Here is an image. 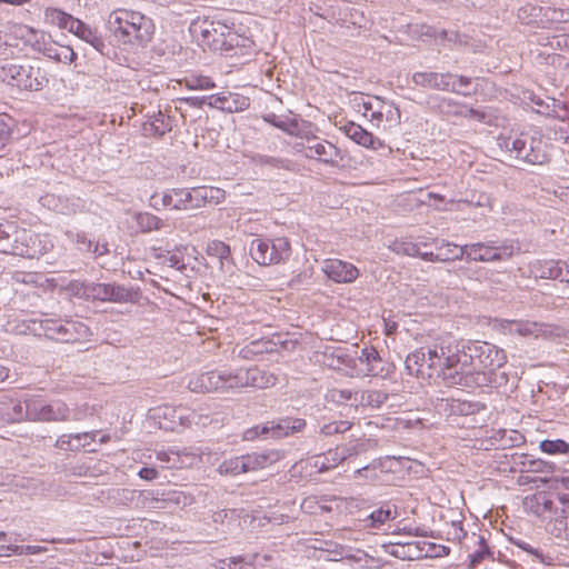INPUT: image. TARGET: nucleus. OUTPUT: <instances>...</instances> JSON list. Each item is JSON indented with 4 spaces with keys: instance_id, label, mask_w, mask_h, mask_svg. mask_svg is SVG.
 Returning a JSON list of instances; mask_svg holds the SVG:
<instances>
[{
    "instance_id": "f257e3e1",
    "label": "nucleus",
    "mask_w": 569,
    "mask_h": 569,
    "mask_svg": "<svg viewBox=\"0 0 569 569\" xmlns=\"http://www.w3.org/2000/svg\"><path fill=\"white\" fill-rule=\"evenodd\" d=\"M506 362L505 350L492 343L468 341L459 346L447 336L408 355L405 365L409 375L441 378L448 386L499 388L508 382L507 373L497 372Z\"/></svg>"
},
{
    "instance_id": "f03ea898",
    "label": "nucleus",
    "mask_w": 569,
    "mask_h": 569,
    "mask_svg": "<svg viewBox=\"0 0 569 569\" xmlns=\"http://www.w3.org/2000/svg\"><path fill=\"white\" fill-rule=\"evenodd\" d=\"M4 329L16 335L32 333L66 343L86 341L91 335L89 327L80 320L53 317L8 320Z\"/></svg>"
},
{
    "instance_id": "7ed1b4c3",
    "label": "nucleus",
    "mask_w": 569,
    "mask_h": 569,
    "mask_svg": "<svg viewBox=\"0 0 569 569\" xmlns=\"http://www.w3.org/2000/svg\"><path fill=\"white\" fill-rule=\"evenodd\" d=\"M323 366L341 371L349 377H378L381 373V358L375 348H365L361 352H348L341 347L328 346L319 360Z\"/></svg>"
},
{
    "instance_id": "20e7f679",
    "label": "nucleus",
    "mask_w": 569,
    "mask_h": 569,
    "mask_svg": "<svg viewBox=\"0 0 569 569\" xmlns=\"http://www.w3.org/2000/svg\"><path fill=\"white\" fill-rule=\"evenodd\" d=\"M68 405L60 400H47L40 393H26L12 405L8 421L60 422L77 420Z\"/></svg>"
},
{
    "instance_id": "39448f33",
    "label": "nucleus",
    "mask_w": 569,
    "mask_h": 569,
    "mask_svg": "<svg viewBox=\"0 0 569 569\" xmlns=\"http://www.w3.org/2000/svg\"><path fill=\"white\" fill-rule=\"evenodd\" d=\"M107 28L117 42L131 47H144L154 32L151 18L130 9H116L110 12Z\"/></svg>"
},
{
    "instance_id": "423d86ee",
    "label": "nucleus",
    "mask_w": 569,
    "mask_h": 569,
    "mask_svg": "<svg viewBox=\"0 0 569 569\" xmlns=\"http://www.w3.org/2000/svg\"><path fill=\"white\" fill-rule=\"evenodd\" d=\"M53 248L49 234L18 227L13 221L0 222V252L24 258H38Z\"/></svg>"
},
{
    "instance_id": "0eeeda50",
    "label": "nucleus",
    "mask_w": 569,
    "mask_h": 569,
    "mask_svg": "<svg viewBox=\"0 0 569 569\" xmlns=\"http://www.w3.org/2000/svg\"><path fill=\"white\" fill-rule=\"evenodd\" d=\"M497 142L510 157L529 164L540 166L549 161V144L539 130L521 132L517 137L500 136Z\"/></svg>"
},
{
    "instance_id": "6e6552de",
    "label": "nucleus",
    "mask_w": 569,
    "mask_h": 569,
    "mask_svg": "<svg viewBox=\"0 0 569 569\" xmlns=\"http://www.w3.org/2000/svg\"><path fill=\"white\" fill-rule=\"evenodd\" d=\"M300 139L301 141L295 144V149L305 158L331 168H338L343 161L345 154L340 148L313 134L311 130L307 129Z\"/></svg>"
},
{
    "instance_id": "1a4fd4ad",
    "label": "nucleus",
    "mask_w": 569,
    "mask_h": 569,
    "mask_svg": "<svg viewBox=\"0 0 569 569\" xmlns=\"http://www.w3.org/2000/svg\"><path fill=\"white\" fill-rule=\"evenodd\" d=\"M520 251L513 240H488L466 244V261L468 262H505Z\"/></svg>"
},
{
    "instance_id": "9d476101",
    "label": "nucleus",
    "mask_w": 569,
    "mask_h": 569,
    "mask_svg": "<svg viewBox=\"0 0 569 569\" xmlns=\"http://www.w3.org/2000/svg\"><path fill=\"white\" fill-rule=\"evenodd\" d=\"M249 252L251 258L260 266L281 264L289 260L291 244L286 237H257L251 240Z\"/></svg>"
},
{
    "instance_id": "9b49d317",
    "label": "nucleus",
    "mask_w": 569,
    "mask_h": 569,
    "mask_svg": "<svg viewBox=\"0 0 569 569\" xmlns=\"http://www.w3.org/2000/svg\"><path fill=\"white\" fill-rule=\"evenodd\" d=\"M229 20L230 18L226 13L198 17L191 22L190 32L201 47L216 51L227 31Z\"/></svg>"
},
{
    "instance_id": "f8f14e48",
    "label": "nucleus",
    "mask_w": 569,
    "mask_h": 569,
    "mask_svg": "<svg viewBox=\"0 0 569 569\" xmlns=\"http://www.w3.org/2000/svg\"><path fill=\"white\" fill-rule=\"evenodd\" d=\"M6 77L11 86L30 91H39L48 83L46 72L33 66L9 64Z\"/></svg>"
},
{
    "instance_id": "ddd939ff",
    "label": "nucleus",
    "mask_w": 569,
    "mask_h": 569,
    "mask_svg": "<svg viewBox=\"0 0 569 569\" xmlns=\"http://www.w3.org/2000/svg\"><path fill=\"white\" fill-rule=\"evenodd\" d=\"M306 427V420L301 418H282L278 421H269L263 426H257L244 432L246 440H253L259 436L283 438L300 432Z\"/></svg>"
},
{
    "instance_id": "4468645a",
    "label": "nucleus",
    "mask_w": 569,
    "mask_h": 569,
    "mask_svg": "<svg viewBox=\"0 0 569 569\" xmlns=\"http://www.w3.org/2000/svg\"><path fill=\"white\" fill-rule=\"evenodd\" d=\"M403 396L393 395V431H408L409 435L417 436L426 428L427 419L421 416L419 411H412L410 408H403L406 405L402 402Z\"/></svg>"
},
{
    "instance_id": "2eb2a0df",
    "label": "nucleus",
    "mask_w": 569,
    "mask_h": 569,
    "mask_svg": "<svg viewBox=\"0 0 569 569\" xmlns=\"http://www.w3.org/2000/svg\"><path fill=\"white\" fill-rule=\"evenodd\" d=\"M231 371L212 370L192 375L188 381V388L193 392H213L232 389L229 381Z\"/></svg>"
},
{
    "instance_id": "dca6fc26",
    "label": "nucleus",
    "mask_w": 569,
    "mask_h": 569,
    "mask_svg": "<svg viewBox=\"0 0 569 569\" xmlns=\"http://www.w3.org/2000/svg\"><path fill=\"white\" fill-rule=\"evenodd\" d=\"M229 381L232 389L244 387L262 389L274 386L277 377L269 371L254 367L249 369H238L231 372V378H229Z\"/></svg>"
},
{
    "instance_id": "f3484780",
    "label": "nucleus",
    "mask_w": 569,
    "mask_h": 569,
    "mask_svg": "<svg viewBox=\"0 0 569 569\" xmlns=\"http://www.w3.org/2000/svg\"><path fill=\"white\" fill-rule=\"evenodd\" d=\"M428 106L430 109L438 111L443 116L471 118L479 121L483 119V113L481 111L468 107L465 103H460L451 98L441 97L438 94L429 97Z\"/></svg>"
},
{
    "instance_id": "a211bd4d",
    "label": "nucleus",
    "mask_w": 569,
    "mask_h": 569,
    "mask_svg": "<svg viewBox=\"0 0 569 569\" xmlns=\"http://www.w3.org/2000/svg\"><path fill=\"white\" fill-rule=\"evenodd\" d=\"M163 416L170 418V426H162L166 429H173L178 423L181 427L200 426L206 427L211 423L212 419L206 409L191 410L187 408H166Z\"/></svg>"
},
{
    "instance_id": "6ab92c4d",
    "label": "nucleus",
    "mask_w": 569,
    "mask_h": 569,
    "mask_svg": "<svg viewBox=\"0 0 569 569\" xmlns=\"http://www.w3.org/2000/svg\"><path fill=\"white\" fill-rule=\"evenodd\" d=\"M252 46L253 41L246 34L244 29L241 26L236 27L234 22L229 20L227 31H224L216 51L229 53L233 50H248Z\"/></svg>"
},
{
    "instance_id": "aec40b11",
    "label": "nucleus",
    "mask_w": 569,
    "mask_h": 569,
    "mask_svg": "<svg viewBox=\"0 0 569 569\" xmlns=\"http://www.w3.org/2000/svg\"><path fill=\"white\" fill-rule=\"evenodd\" d=\"M321 271L337 283L353 282L359 276V270L352 263L340 259L323 260Z\"/></svg>"
},
{
    "instance_id": "412c9836",
    "label": "nucleus",
    "mask_w": 569,
    "mask_h": 569,
    "mask_svg": "<svg viewBox=\"0 0 569 569\" xmlns=\"http://www.w3.org/2000/svg\"><path fill=\"white\" fill-rule=\"evenodd\" d=\"M500 328L503 332L510 335H518L520 337H540L551 333L550 327L545 323H539L529 320H509L503 319L500 321Z\"/></svg>"
},
{
    "instance_id": "4be33fe9",
    "label": "nucleus",
    "mask_w": 569,
    "mask_h": 569,
    "mask_svg": "<svg viewBox=\"0 0 569 569\" xmlns=\"http://www.w3.org/2000/svg\"><path fill=\"white\" fill-rule=\"evenodd\" d=\"M283 458L278 449H264L243 455L246 473L266 469Z\"/></svg>"
},
{
    "instance_id": "5701e85b",
    "label": "nucleus",
    "mask_w": 569,
    "mask_h": 569,
    "mask_svg": "<svg viewBox=\"0 0 569 569\" xmlns=\"http://www.w3.org/2000/svg\"><path fill=\"white\" fill-rule=\"evenodd\" d=\"M532 272L535 273L536 277L542 279H560L561 281L569 282V261H537L532 266Z\"/></svg>"
},
{
    "instance_id": "b1692460",
    "label": "nucleus",
    "mask_w": 569,
    "mask_h": 569,
    "mask_svg": "<svg viewBox=\"0 0 569 569\" xmlns=\"http://www.w3.org/2000/svg\"><path fill=\"white\" fill-rule=\"evenodd\" d=\"M452 79H455V74L450 72H416L412 76V80L417 86L442 91L457 90L451 83Z\"/></svg>"
},
{
    "instance_id": "393cba45",
    "label": "nucleus",
    "mask_w": 569,
    "mask_h": 569,
    "mask_svg": "<svg viewBox=\"0 0 569 569\" xmlns=\"http://www.w3.org/2000/svg\"><path fill=\"white\" fill-rule=\"evenodd\" d=\"M156 458L162 468L181 469L192 467L197 460L194 455L181 452L174 449L160 450L156 452Z\"/></svg>"
},
{
    "instance_id": "a878e982",
    "label": "nucleus",
    "mask_w": 569,
    "mask_h": 569,
    "mask_svg": "<svg viewBox=\"0 0 569 569\" xmlns=\"http://www.w3.org/2000/svg\"><path fill=\"white\" fill-rule=\"evenodd\" d=\"M548 7L527 4L518 10V19L529 26L549 29Z\"/></svg>"
},
{
    "instance_id": "bb28decb",
    "label": "nucleus",
    "mask_w": 569,
    "mask_h": 569,
    "mask_svg": "<svg viewBox=\"0 0 569 569\" xmlns=\"http://www.w3.org/2000/svg\"><path fill=\"white\" fill-rule=\"evenodd\" d=\"M391 471V458L386 457L372 461L370 465L360 468L356 471L359 476H365L372 481L379 483H387L389 481V473Z\"/></svg>"
},
{
    "instance_id": "cd10ccee",
    "label": "nucleus",
    "mask_w": 569,
    "mask_h": 569,
    "mask_svg": "<svg viewBox=\"0 0 569 569\" xmlns=\"http://www.w3.org/2000/svg\"><path fill=\"white\" fill-rule=\"evenodd\" d=\"M67 30L87 43L91 44L96 50L102 52L104 49V42L97 29H92L81 20L74 18Z\"/></svg>"
},
{
    "instance_id": "c85d7f7f",
    "label": "nucleus",
    "mask_w": 569,
    "mask_h": 569,
    "mask_svg": "<svg viewBox=\"0 0 569 569\" xmlns=\"http://www.w3.org/2000/svg\"><path fill=\"white\" fill-rule=\"evenodd\" d=\"M169 204L170 209L174 210H190L193 207L192 188H176L163 192L162 203Z\"/></svg>"
},
{
    "instance_id": "c756f323",
    "label": "nucleus",
    "mask_w": 569,
    "mask_h": 569,
    "mask_svg": "<svg viewBox=\"0 0 569 569\" xmlns=\"http://www.w3.org/2000/svg\"><path fill=\"white\" fill-rule=\"evenodd\" d=\"M193 207L201 208L207 203L219 204L226 199V191L218 187H196L192 188Z\"/></svg>"
},
{
    "instance_id": "7c9ffc66",
    "label": "nucleus",
    "mask_w": 569,
    "mask_h": 569,
    "mask_svg": "<svg viewBox=\"0 0 569 569\" xmlns=\"http://www.w3.org/2000/svg\"><path fill=\"white\" fill-rule=\"evenodd\" d=\"M439 408L448 416H469L478 412L480 405L478 402L447 398L441 399Z\"/></svg>"
},
{
    "instance_id": "2f4dec72",
    "label": "nucleus",
    "mask_w": 569,
    "mask_h": 569,
    "mask_svg": "<svg viewBox=\"0 0 569 569\" xmlns=\"http://www.w3.org/2000/svg\"><path fill=\"white\" fill-rule=\"evenodd\" d=\"M17 36L30 46L33 50L42 52L50 41V36L43 31L36 30L28 26H19L16 31Z\"/></svg>"
},
{
    "instance_id": "473e14b6",
    "label": "nucleus",
    "mask_w": 569,
    "mask_h": 569,
    "mask_svg": "<svg viewBox=\"0 0 569 569\" xmlns=\"http://www.w3.org/2000/svg\"><path fill=\"white\" fill-rule=\"evenodd\" d=\"M172 119L159 110L143 123V131L147 136L162 137L172 129Z\"/></svg>"
},
{
    "instance_id": "72a5a7b5",
    "label": "nucleus",
    "mask_w": 569,
    "mask_h": 569,
    "mask_svg": "<svg viewBox=\"0 0 569 569\" xmlns=\"http://www.w3.org/2000/svg\"><path fill=\"white\" fill-rule=\"evenodd\" d=\"M343 132L356 143L366 148L378 149L382 146L379 140H376L370 132L365 130L361 126L349 122L343 126Z\"/></svg>"
},
{
    "instance_id": "f704fd0d",
    "label": "nucleus",
    "mask_w": 569,
    "mask_h": 569,
    "mask_svg": "<svg viewBox=\"0 0 569 569\" xmlns=\"http://www.w3.org/2000/svg\"><path fill=\"white\" fill-rule=\"evenodd\" d=\"M410 33L423 39V38H435L439 39L440 43L445 41L457 42L459 39V34L455 31H438L436 28L427 26V24H412L409 26Z\"/></svg>"
},
{
    "instance_id": "c9c22d12",
    "label": "nucleus",
    "mask_w": 569,
    "mask_h": 569,
    "mask_svg": "<svg viewBox=\"0 0 569 569\" xmlns=\"http://www.w3.org/2000/svg\"><path fill=\"white\" fill-rule=\"evenodd\" d=\"M264 120L286 133L301 138L307 128H303L296 118L280 117L277 114H268Z\"/></svg>"
},
{
    "instance_id": "e433bc0d",
    "label": "nucleus",
    "mask_w": 569,
    "mask_h": 569,
    "mask_svg": "<svg viewBox=\"0 0 569 569\" xmlns=\"http://www.w3.org/2000/svg\"><path fill=\"white\" fill-rule=\"evenodd\" d=\"M191 252H194V248L192 247H178L172 251H167V253L162 256L163 263L182 271L189 264Z\"/></svg>"
},
{
    "instance_id": "4c0bfd02",
    "label": "nucleus",
    "mask_w": 569,
    "mask_h": 569,
    "mask_svg": "<svg viewBox=\"0 0 569 569\" xmlns=\"http://www.w3.org/2000/svg\"><path fill=\"white\" fill-rule=\"evenodd\" d=\"M138 299V292L132 288L117 284L107 283V301L114 303L134 302Z\"/></svg>"
},
{
    "instance_id": "58836bf2",
    "label": "nucleus",
    "mask_w": 569,
    "mask_h": 569,
    "mask_svg": "<svg viewBox=\"0 0 569 569\" xmlns=\"http://www.w3.org/2000/svg\"><path fill=\"white\" fill-rule=\"evenodd\" d=\"M436 250L439 252L440 261L466 260V244L458 246L449 241H436Z\"/></svg>"
},
{
    "instance_id": "ea45409f",
    "label": "nucleus",
    "mask_w": 569,
    "mask_h": 569,
    "mask_svg": "<svg viewBox=\"0 0 569 569\" xmlns=\"http://www.w3.org/2000/svg\"><path fill=\"white\" fill-rule=\"evenodd\" d=\"M259 556L254 555L252 557L249 556H237L230 557L226 559H221L217 563L218 569H258L257 561L259 560Z\"/></svg>"
},
{
    "instance_id": "a19ab883",
    "label": "nucleus",
    "mask_w": 569,
    "mask_h": 569,
    "mask_svg": "<svg viewBox=\"0 0 569 569\" xmlns=\"http://www.w3.org/2000/svg\"><path fill=\"white\" fill-rule=\"evenodd\" d=\"M157 490H138L136 509H156L161 507L164 499Z\"/></svg>"
},
{
    "instance_id": "79ce46f5",
    "label": "nucleus",
    "mask_w": 569,
    "mask_h": 569,
    "mask_svg": "<svg viewBox=\"0 0 569 569\" xmlns=\"http://www.w3.org/2000/svg\"><path fill=\"white\" fill-rule=\"evenodd\" d=\"M360 446H362V443L356 442L345 447H337L335 450L328 451L325 458L330 467L335 468L348 457L358 453Z\"/></svg>"
},
{
    "instance_id": "37998d69",
    "label": "nucleus",
    "mask_w": 569,
    "mask_h": 569,
    "mask_svg": "<svg viewBox=\"0 0 569 569\" xmlns=\"http://www.w3.org/2000/svg\"><path fill=\"white\" fill-rule=\"evenodd\" d=\"M39 201L43 207L48 208L49 210L62 214H69L74 210L72 206L69 203L68 199L61 198L53 193H47L40 197Z\"/></svg>"
},
{
    "instance_id": "c03bdc74",
    "label": "nucleus",
    "mask_w": 569,
    "mask_h": 569,
    "mask_svg": "<svg viewBox=\"0 0 569 569\" xmlns=\"http://www.w3.org/2000/svg\"><path fill=\"white\" fill-rule=\"evenodd\" d=\"M547 12L549 14V29L563 32L569 31V8L557 9L548 7Z\"/></svg>"
},
{
    "instance_id": "a18cd8bd",
    "label": "nucleus",
    "mask_w": 569,
    "mask_h": 569,
    "mask_svg": "<svg viewBox=\"0 0 569 569\" xmlns=\"http://www.w3.org/2000/svg\"><path fill=\"white\" fill-rule=\"evenodd\" d=\"M133 219L137 223V228L141 232H150L153 230H159L163 227L162 220L149 212L134 213Z\"/></svg>"
},
{
    "instance_id": "49530a36",
    "label": "nucleus",
    "mask_w": 569,
    "mask_h": 569,
    "mask_svg": "<svg viewBox=\"0 0 569 569\" xmlns=\"http://www.w3.org/2000/svg\"><path fill=\"white\" fill-rule=\"evenodd\" d=\"M421 550L412 541H393L392 555L401 559H415L421 557Z\"/></svg>"
},
{
    "instance_id": "de8ad7c7",
    "label": "nucleus",
    "mask_w": 569,
    "mask_h": 569,
    "mask_svg": "<svg viewBox=\"0 0 569 569\" xmlns=\"http://www.w3.org/2000/svg\"><path fill=\"white\" fill-rule=\"evenodd\" d=\"M46 22L61 29H68L74 17L57 8H47L44 11Z\"/></svg>"
},
{
    "instance_id": "09e8293b",
    "label": "nucleus",
    "mask_w": 569,
    "mask_h": 569,
    "mask_svg": "<svg viewBox=\"0 0 569 569\" xmlns=\"http://www.w3.org/2000/svg\"><path fill=\"white\" fill-rule=\"evenodd\" d=\"M47 548L38 545H27V546H0V557H8L12 553L16 555H38L46 551Z\"/></svg>"
},
{
    "instance_id": "8fccbe9b",
    "label": "nucleus",
    "mask_w": 569,
    "mask_h": 569,
    "mask_svg": "<svg viewBox=\"0 0 569 569\" xmlns=\"http://www.w3.org/2000/svg\"><path fill=\"white\" fill-rule=\"evenodd\" d=\"M243 461V455L239 457H233L222 461L218 468L220 475L226 476H239L241 473H246Z\"/></svg>"
},
{
    "instance_id": "3c124183",
    "label": "nucleus",
    "mask_w": 569,
    "mask_h": 569,
    "mask_svg": "<svg viewBox=\"0 0 569 569\" xmlns=\"http://www.w3.org/2000/svg\"><path fill=\"white\" fill-rule=\"evenodd\" d=\"M229 99V92H219L216 94H210L202 97L200 99H196L198 104L206 103L211 108H217L222 111L232 112V107L226 106Z\"/></svg>"
},
{
    "instance_id": "603ef678",
    "label": "nucleus",
    "mask_w": 569,
    "mask_h": 569,
    "mask_svg": "<svg viewBox=\"0 0 569 569\" xmlns=\"http://www.w3.org/2000/svg\"><path fill=\"white\" fill-rule=\"evenodd\" d=\"M540 449L548 455H567L569 453V443L562 439L549 440L540 442Z\"/></svg>"
},
{
    "instance_id": "864d4df0",
    "label": "nucleus",
    "mask_w": 569,
    "mask_h": 569,
    "mask_svg": "<svg viewBox=\"0 0 569 569\" xmlns=\"http://www.w3.org/2000/svg\"><path fill=\"white\" fill-rule=\"evenodd\" d=\"M137 493L138 490L133 489H117L113 491L111 498L117 505L136 509Z\"/></svg>"
},
{
    "instance_id": "5fc2aeb1",
    "label": "nucleus",
    "mask_w": 569,
    "mask_h": 569,
    "mask_svg": "<svg viewBox=\"0 0 569 569\" xmlns=\"http://www.w3.org/2000/svg\"><path fill=\"white\" fill-rule=\"evenodd\" d=\"M509 541L513 546L518 547L519 549L531 556L535 561L539 563H546V557L540 549L532 547L529 542L525 541L521 538L510 537Z\"/></svg>"
},
{
    "instance_id": "6e6d98bb",
    "label": "nucleus",
    "mask_w": 569,
    "mask_h": 569,
    "mask_svg": "<svg viewBox=\"0 0 569 569\" xmlns=\"http://www.w3.org/2000/svg\"><path fill=\"white\" fill-rule=\"evenodd\" d=\"M457 90H449L450 92H455L457 94H462L465 97H470L476 93V89L472 87V78L455 74V79L451 82Z\"/></svg>"
},
{
    "instance_id": "4d7b16f0",
    "label": "nucleus",
    "mask_w": 569,
    "mask_h": 569,
    "mask_svg": "<svg viewBox=\"0 0 569 569\" xmlns=\"http://www.w3.org/2000/svg\"><path fill=\"white\" fill-rule=\"evenodd\" d=\"M268 351L267 343L260 340H253L239 350L238 357L242 359H252L257 355Z\"/></svg>"
},
{
    "instance_id": "13d9d810",
    "label": "nucleus",
    "mask_w": 569,
    "mask_h": 569,
    "mask_svg": "<svg viewBox=\"0 0 569 569\" xmlns=\"http://www.w3.org/2000/svg\"><path fill=\"white\" fill-rule=\"evenodd\" d=\"M350 428H351V422H349V421H346V420L332 421V422L323 425L320 428V433L328 437V436H333V435H338V433H345Z\"/></svg>"
},
{
    "instance_id": "bf43d9fd",
    "label": "nucleus",
    "mask_w": 569,
    "mask_h": 569,
    "mask_svg": "<svg viewBox=\"0 0 569 569\" xmlns=\"http://www.w3.org/2000/svg\"><path fill=\"white\" fill-rule=\"evenodd\" d=\"M97 436L98 431L72 433V451L89 447Z\"/></svg>"
},
{
    "instance_id": "052dcab7",
    "label": "nucleus",
    "mask_w": 569,
    "mask_h": 569,
    "mask_svg": "<svg viewBox=\"0 0 569 569\" xmlns=\"http://www.w3.org/2000/svg\"><path fill=\"white\" fill-rule=\"evenodd\" d=\"M208 253L217 257L221 263L230 257V248L222 241L214 240L208 244Z\"/></svg>"
},
{
    "instance_id": "680f3d73",
    "label": "nucleus",
    "mask_w": 569,
    "mask_h": 569,
    "mask_svg": "<svg viewBox=\"0 0 569 569\" xmlns=\"http://www.w3.org/2000/svg\"><path fill=\"white\" fill-rule=\"evenodd\" d=\"M88 286H89V283H87V282H83V281H80V280H72V281H69L64 286V290H66V292L69 296L87 300V297H88V292H87Z\"/></svg>"
},
{
    "instance_id": "e2e57ef3",
    "label": "nucleus",
    "mask_w": 569,
    "mask_h": 569,
    "mask_svg": "<svg viewBox=\"0 0 569 569\" xmlns=\"http://www.w3.org/2000/svg\"><path fill=\"white\" fill-rule=\"evenodd\" d=\"M87 292V300L107 301V283L90 282Z\"/></svg>"
},
{
    "instance_id": "0e129e2a",
    "label": "nucleus",
    "mask_w": 569,
    "mask_h": 569,
    "mask_svg": "<svg viewBox=\"0 0 569 569\" xmlns=\"http://www.w3.org/2000/svg\"><path fill=\"white\" fill-rule=\"evenodd\" d=\"M187 87L191 90H209L216 87V83L204 76L192 77L187 80Z\"/></svg>"
},
{
    "instance_id": "69168bd1",
    "label": "nucleus",
    "mask_w": 569,
    "mask_h": 569,
    "mask_svg": "<svg viewBox=\"0 0 569 569\" xmlns=\"http://www.w3.org/2000/svg\"><path fill=\"white\" fill-rule=\"evenodd\" d=\"M393 252L409 257H418L420 249L412 242H393Z\"/></svg>"
},
{
    "instance_id": "338daca9",
    "label": "nucleus",
    "mask_w": 569,
    "mask_h": 569,
    "mask_svg": "<svg viewBox=\"0 0 569 569\" xmlns=\"http://www.w3.org/2000/svg\"><path fill=\"white\" fill-rule=\"evenodd\" d=\"M489 555L490 552L483 538H479V549L469 555L470 567H477Z\"/></svg>"
},
{
    "instance_id": "774afa93",
    "label": "nucleus",
    "mask_w": 569,
    "mask_h": 569,
    "mask_svg": "<svg viewBox=\"0 0 569 569\" xmlns=\"http://www.w3.org/2000/svg\"><path fill=\"white\" fill-rule=\"evenodd\" d=\"M11 138L10 118L7 114H0V150Z\"/></svg>"
}]
</instances>
